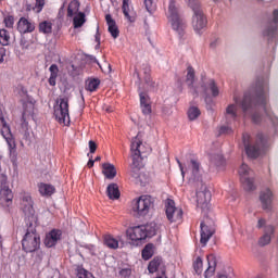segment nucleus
<instances>
[{"label":"nucleus","instance_id":"1","mask_svg":"<svg viewBox=\"0 0 278 278\" xmlns=\"http://www.w3.org/2000/svg\"><path fill=\"white\" fill-rule=\"evenodd\" d=\"M235 104H230L225 110V124L220 126V135L232 134V125L237 121V105L243 111V116L251 118L254 124L263 121L271 127L274 134H278V117L274 115L269 106V81L261 77L250 91L244 92L243 100L239 101L233 97Z\"/></svg>","mask_w":278,"mask_h":278},{"label":"nucleus","instance_id":"2","mask_svg":"<svg viewBox=\"0 0 278 278\" xmlns=\"http://www.w3.org/2000/svg\"><path fill=\"white\" fill-rule=\"evenodd\" d=\"M21 210H23L24 216H26V224L29 225L26 235L23 237V250L26 253H34L40 248V237L37 235L36 228L34 227L37 217L35 215L34 201L30 193L24 192L23 195H21Z\"/></svg>","mask_w":278,"mask_h":278},{"label":"nucleus","instance_id":"3","mask_svg":"<svg viewBox=\"0 0 278 278\" xmlns=\"http://www.w3.org/2000/svg\"><path fill=\"white\" fill-rule=\"evenodd\" d=\"M130 153L132 157V164H130V176L135 179H139L140 168H142V154L146 153V151H143L140 135L132 138V141L130 142Z\"/></svg>","mask_w":278,"mask_h":278},{"label":"nucleus","instance_id":"4","mask_svg":"<svg viewBox=\"0 0 278 278\" xmlns=\"http://www.w3.org/2000/svg\"><path fill=\"white\" fill-rule=\"evenodd\" d=\"M157 231V226L155 223L135 226L127 228L126 237L128 240L132 241L134 244L144 241L148 238L155 237Z\"/></svg>","mask_w":278,"mask_h":278},{"label":"nucleus","instance_id":"5","mask_svg":"<svg viewBox=\"0 0 278 278\" xmlns=\"http://www.w3.org/2000/svg\"><path fill=\"white\" fill-rule=\"evenodd\" d=\"M244 152L247 153L248 157L256 159L261 155L264 149L267 147L266 137L260 132L256 137V142H253L251 136L248 132L243 134L242 137Z\"/></svg>","mask_w":278,"mask_h":278},{"label":"nucleus","instance_id":"6","mask_svg":"<svg viewBox=\"0 0 278 278\" xmlns=\"http://www.w3.org/2000/svg\"><path fill=\"white\" fill-rule=\"evenodd\" d=\"M166 16L167 21H169L172 30L176 31L178 38H182L186 34V21L180 15L179 7H177L175 0H169Z\"/></svg>","mask_w":278,"mask_h":278},{"label":"nucleus","instance_id":"7","mask_svg":"<svg viewBox=\"0 0 278 278\" xmlns=\"http://www.w3.org/2000/svg\"><path fill=\"white\" fill-rule=\"evenodd\" d=\"M178 168H180L181 177L188 176L190 182H194L197 185H202L201 181V165L198 160L191 159V161L187 164V167L182 166L179 160H177Z\"/></svg>","mask_w":278,"mask_h":278},{"label":"nucleus","instance_id":"8","mask_svg":"<svg viewBox=\"0 0 278 278\" xmlns=\"http://www.w3.org/2000/svg\"><path fill=\"white\" fill-rule=\"evenodd\" d=\"M155 205V200L151 195H140L132 201V212L137 216H147Z\"/></svg>","mask_w":278,"mask_h":278},{"label":"nucleus","instance_id":"9","mask_svg":"<svg viewBox=\"0 0 278 278\" xmlns=\"http://www.w3.org/2000/svg\"><path fill=\"white\" fill-rule=\"evenodd\" d=\"M263 36L269 45L276 46L278 42V9H275L271 13L269 22L265 25Z\"/></svg>","mask_w":278,"mask_h":278},{"label":"nucleus","instance_id":"10","mask_svg":"<svg viewBox=\"0 0 278 278\" xmlns=\"http://www.w3.org/2000/svg\"><path fill=\"white\" fill-rule=\"evenodd\" d=\"M23 117L21 118L20 134L23 138H29V125L28 121L34 117V100L27 98V101L23 104Z\"/></svg>","mask_w":278,"mask_h":278},{"label":"nucleus","instance_id":"11","mask_svg":"<svg viewBox=\"0 0 278 278\" xmlns=\"http://www.w3.org/2000/svg\"><path fill=\"white\" fill-rule=\"evenodd\" d=\"M54 117L58 123L63 124L64 126L70 125V110H68V99H60V104L54 106Z\"/></svg>","mask_w":278,"mask_h":278},{"label":"nucleus","instance_id":"12","mask_svg":"<svg viewBox=\"0 0 278 278\" xmlns=\"http://www.w3.org/2000/svg\"><path fill=\"white\" fill-rule=\"evenodd\" d=\"M238 175L240 176L241 185H243L244 190L253 191L255 189L253 170H251L247 164H241L238 169Z\"/></svg>","mask_w":278,"mask_h":278},{"label":"nucleus","instance_id":"13","mask_svg":"<svg viewBox=\"0 0 278 278\" xmlns=\"http://www.w3.org/2000/svg\"><path fill=\"white\" fill-rule=\"evenodd\" d=\"M200 187V191H197V206L203 212L210 210L211 192L206 190V186L203 184H197Z\"/></svg>","mask_w":278,"mask_h":278},{"label":"nucleus","instance_id":"14","mask_svg":"<svg viewBox=\"0 0 278 278\" xmlns=\"http://www.w3.org/2000/svg\"><path fill=\"white\" fill-rule=\"evenodd\" d=\"M165 208H166V217H167V220H169V223H180V220H182V215H184L182 208L177 207L176 203L173 200L167 199Z\"/></svg>","mask_w":278,"mask_h":278},{"label":"nucleus","instance_id":"15","mask_svg":"<svg viewBox=\"0 0 278 278\" xmlns=\"http://www.w3.org/2000/svg\"><path fill=\"white\" fill-rule=\"evenodd\" d=\"M274 193L269 188L263 189L260 193V202L264 211L270 212L273 210Z\"/></svg>","mask_w":278,"mask_h":278},{"label":"nucleus","instance_id":"16","mask_svg":"<svg viewBox=\"0 0 278 278\" xmlns=\"http://www.w3.org/2000/svg\"><path fill=\"white\" fill-rule=\"evenodd\" d=\"M226 166V160L223 157V154L215 153L210 157V167L216 172H222Z\"/></svg>","mask_w":278,"mask_h":278},{"label":"nucleus","instance_id":"17","mask_svg":"<svg viewBox=\"0 0 278 278\" xmlns=\"http://www.w3.org/2000/svg\"><path fill=\"white\" fill-rule=\"evenodd\" d=\"M62 239V230H51L46 236V247L47 248H53L59 243V241Z\"/></svg>","mask_w":278,"mask_h":278},{"label":"nucleus","instance_id":"18","mask_svg":"<svg viewBox=\"0 0 278 278\" xmlns=\"http://www.w3.org/2000/svg\"><path fill=\"white\" fill-rule=\"evenodd\" d=\"M34 29H36V26L27 18L21 17L17 22V31H20V34H30Z\"/></svg>","mask_w":278,"mask_h":278},{"label":"nucleus","instance_id":"19","mask_svg":"<svg viewBox=\"0 0 278 278\" xmlns=\"http://www.w3.org/2000/svg\"><path fill=\"white\" fill-rule=\"evenodd\" d=\"M274 232H275V228L274 226H267L265 227L264 229V235L263 237L260 238V240L257 241V245H260L261 248H264L266 245H269L271 239H273V236H274Z\"/></svg>","mask_w":278,"mask_h":278},{"label":"nucleus","instance_id":"20","mask_svg":"<svg viewBox=\"0 0 278 278\" xmlns=\"http://www.w3.org/2000/svg\"><path fill=\"white\" fill-rule=\"evenodd\" d=\"M207 268L204 270V278H212L214 273L216 271V256L214 254H210L206 256Z\"/></svg>","mask_w":278,"mask_h":278},{"label":"nucleus","instance_id":"21","mask_svg":"<svg viewBox=\"0 0 278 278\" xmlns=\"http://www.w3.org/2000/svg\"><path fill=\"white\" fill-rule=\"evenodd\" d=\"M105 21L108 25V31H110L111 37H113L114 39L119 37V29L117 28L116 22L113 20L111 14L105 15Z\"/></svg>","mask_w":278,"mask_h":278},{"label":"nucleus","instance_id":"22","mask_svg":"<svg viewBox=\"0 0 278 278\" xmlns=\"http://www.w3.org/2000/svg\"><path fill=\"white\" fill-rule=\"evenodd\" d=\"M101 168L104 178H106L108 180H113L117 175L116 167H114V165L111 163H103V165H101Z\"/></svg>","mask_w":278,"mask_h":278},{"label":"nucleus","instance_id":"23","mask_svg":"<svg viewBox=\"0 0 278 278\" xmlns=\"http://www.w3.org/2000/svg\"><path fill=\"white\" fill-rule=\"evenodd\" d=\"M200 228H201L200 243L203 245H206V243L210 241L211 237H213L214 231L208 226H206L204 223H201Z\"/></svg>","mask_w":278,"mask_h":278},{"label":"nucleus","instance_id":"24","mask_svg":"<svg viewBox=\"0 0 278 278\" xmlns=\"http://www.w3.org/2000/svg\"><path fill=\"white\" fill-rule=\"evenodd\" d=\"M67 18H71L73 21V27L74 29H79L83 27L86 22V13H79V14H74V15H67Z\"/></svg>","mask_w":278,"mask_h":278},{"label":"nucleus","instance_id":"25","mask_svg":"<svg viewBox=\"0 0 278 278\" xmlns=\"http://www.w3.org/2000/svg\"><path fill=\"white\" fill-rule=\"evenodd\" d=\"M13 200L12 190L9 187H3L0 189V203L1 205H8Z\"/></svg>","mask_w":278,"mask_h":278},{"label":"nucleus","instance_id":"26","mask_svg":"<svg viewBox=\"0 0 278 278\" xmlns=\"http://www.w3.org/2000/svg\"><path fill=\"white\" fill-rule=\"evenodd\" d=\"M121 237H113L112 235L104 236V245L110 250H117L119 248Z\"/></svg>","mask_w":278,"mask_h":278},{"label":"nucleus","instance_id":"27","mask_svg":"<svg viewBox=\"0 0 278 278\" xmlns=\"http://www.w3.org/2000/svg\"><path fill=\"white\" fill-rule=\"evenodd\" d=\"M38 188L41 197H52L55 193V187L46 182H40Z\"/></svg>","mask_w":278,"mask_h":278},{"label":"nucleus","instance_id":"28","mask_svg":"<svg viewBox=\"0 0 278 278\" xmlns=\"http://www.w3.org/2000/svg\"><path fill=\"white\" fill-rule=\"evenodd\" d=\"M140 105H141V113H143V115H150L151 113L150 100L144 92H140Z\"/></svg>","mask_w":278,"mask_h":278},{"label":"nucleus","instance_id":"29","mask_svg":"<svg viewBox=\"0 0 278 278\" xmlns=\"http://www.w3.org/2000/svg\"><path fill=\"white\" fill-rule=\"evenodd\" d=\"M185 83L187 84L188 88H190L194 94H197V90H194L193 84H194V70L191 65H188L187 67V76L185 79Z\"/></svg>","mask_w":278,"mask_h":278},{"label":"nucleus","instance_id":"30","mask_svg":"<svg viewBox=\"0 0 278 278\" xmlns=\"http://www.w3.org/2000/svg\"><path fill=\"white\" fill-rule=\"evenodd\" d=\"M80 2L78 0H73L67 5V16H74L77 14H84L83 11H79Z\"/></svg>","mask_w":278,"mask_h":278},{"label":"nucleus","instance_id":"31","mask_svg":"<svg viewBox=\"0 0 278 278\" xmlns=\"http://www.w3.org/2000/svg\"><path fill=\"white\" fill-rule=\"evenodd\" d=\"M106 194H108V198L113 201H116L117 199H119L121 193L117 185L116 184L108 185Z\"/></svg>","mask_w":278,"mask_h":278},{"label":"nucleus","instance_id":"32","mask_svg":"<svg viewBox=\"0 0 278 278\" xmlns=\"http://www.w3.org/2000/svg\"><path fill=\"white\" fill-rule=\"evenodd\" d=\"M134 8L130 4V0H123V14L126 17V20L130 23H132V15Z\"/></svg>","mask_w":278,"mask_h":278},{"label":"nucleus","instance_id":"33","mask_svg":"<svg viewBox=\"0 0 278 278\" xmlns=\"http://www.w3.org/2000/svg\"><path fill=\"white\" fill-rule=\"evenodd\" d=\"M100 80L96 78H89L85 80V90L89 92H96L99 89Z\"/></svg>","mask_w":278,"mask_h":278},{"label":"nucleus","instance_id":"34","mask_svg":"<svg viewBox=\"0 0 278 278\" xmlns=\"http://www.w3.org/2000/svg\"><path fill=\"white\" fill-rule=\"evenodd\" d=\"M210 90L211 94H213L214 98L219 96V88L216 86V81L214 79H210L206 81V86H204V91Z\"/></svg>","mask_w":278,"mask_h":278},{"label":"nucleus","instance_id":"35","mask_svg":"<svg viewBox=\"0 0 278 278\" xmlns=\"http://www.w3.org/2000/svg\"><path fill=\"white\" fill-rule=\"evenodd\" d=\"M187 115H188V119H190V122H193L200 117L201 112L199 108L191 106L190 109H188Z\"/></svg>","mask_w":278,"mask_h":278},{"label":"nucleus","instance_id":"36","mask_svg":"<svg viewBox=\"0 0 278 278\" xmlns=\"http://www.w3.org/2000/svg\"><path fill=\"white\" fill-rule=\"evenodd\" d=\"M153 256V244L144 245L143 250L141 251V257L144 261H149Z\"/></svg>","mask_w":278,"mask_h":278},{"label":"nucleus","instance_id":"37","mask_svg":"<svg viewBox=\"0 0 278 278\" xmlns=\"http://www.w3.org/2000/svg\"><path fill=\"white\" fill-rule=\"evenodd\" d=\"M0 45L7 47L10 45V33L7 29H0Z\"/></svg>","mask_w":278,"mask_h":278},{"label":"nucleus","instance_id":"38","mask_svg":"<svg viewBox=\"0 0 278 278\" xmlns=\"http://www.w3.org/2000/svg\"><path fill=\"white\" fill-rule=\"evenodd\" d=\"M144 9L150 14H154L156 11V0H143Z\"/></svg>","mask_w":278,"mask_h":278},{"label":"nucleus","instance_id":"39","mask_svg":"<svg viewBox=\"0 0 278 278\" xmlns=\"http://www.w3.org/2000/svg\"><path fill=\"white\" fill-rule=\"evenodd\" d=\"M39 31L41 34H50L52 33V23L48 21H43L39 24Z\"/></svg>","mask_w":278,"mask_h":278},{"label":"nucleus","instance_id":"40","mask_svg":"<svg viewBox=\"0 0 278 278\" xmlns=\"http://www.w3.org/2000/svg\"><path fill=\"white\" fill-rule=\"evenodd\" d=\"M161 266V260L160 258H153L150 264H148V271L150 274L156 273L157 268Z\"/></svg>","mask_w":278,"mask_h":278},{"label":"nucleus","instance_id":"41","mask_svg":"<svg viewBox=\"0 0 278 278\" xmlns=\"http://www.w3.org/2000/svg\"><path fill=\"white\" fill-rule=\"evenodd\" d=\"M193 270L197 275H201V273H203V261L200 256H198L193 262Z\"/></svg>","mask_w":278,"mask_h":278},{"label":"nucleus","instance_id":"42","mask_svg":"<svg viewBox=\"0 0 278 278\" xmlns=\"http://www.w3.org/2000/svg\"><path fill=\"white\" fill-rule=\"evenodd\" d=\"M4 23V27H7L8 29H12L13 25H15V17H13V15H7V17H4L3 20Z\"/></svg>","mask_w":278,"mask_h":278},{"label":"nucleus","instance_id":"43","mask_svg":"<svg viewBox=\"0 0 278 278\" xmlns=\"http://www.w3.org/2000/svg\"><path fill=\"white\" fill-rule=\"evenodd\" d=\"M45 5H46V0H36V4H34V13L40 14Z\"/></svg>","mask_w":278,"mask_h":278},{"label":"nucleus","instance_id":"44","mask_svg":"<svg viewBox=\"0 0 278 278\" xmlns=\"http://www.w3.org/2000/svg\"><path fill=\"white\" fill-rule=\"evenodd\" d=\"M77 278H94L92 276V274H90L89 271H87L84 268H77Z\"/></svg>","mask_w":278,"mask_h":278},{"label":"nucleus","instance_id":"45","mask_svg":"<svg viewBox=\"0 0 278 278\" xmlns=\"http://www.w3.org/2000/svg\"><path fill=\"white\" fill-rule=\"evenodd\" d=\"M130 275H132V269H130L129 267H127V268H122V269L119 270V276H121V278H129Z\"/></svg>","mask_w":278,"mask_h":278},{"label":"nucleus","instance_id":"46","mask_svg":"<svg viewBox=\"0 0 278 278\" xmlns=\"http://www.w3.org/2000/svg\"><path fill=\"white\" fill-rule=\"evenodd\" d=\"M49 71L51 73V76L56 77L59 75V66L55 64L50 65Z\"/></svg>","mask_w":278,"mask_h":278},{"label":"nucleus","instance_id":"47","mask_svg":"<svg viewBox=\"0 0 278 278\" xmlns=\"http://www.w3.org/2000/svg\"><path fill=\"white\" fill-rule=\"evenodd\" d=\"M14 92L20 94L21 97H25L27 93L26 89L21 85L16 87V90H14Z\"/></svg>","mask_w":278,"mask_h":278},{"label":"nucleus","instance_id":"48","mask_svg":"<svg viewBox=\"0 0 278 278\" xmlns=\"http://www.w3.org/2000/svg\"><path fill=\"white\" fill-rule=\"evenodd\" d=\"M5 56H7V50L5 48H0V65L5 62Z\"/></svg>","mask_w":278,"mask_h":278},{"label":"nucleus","instance_id":"49","mask_svg":"<svg viewBox=\"0 0 278 278\" xmlns=\"http://www.w3.org/2000/svg\"><path fill=\"white\" fill-rule=\"evenodd\" d=\"M257 229H262L264 228V230L269 227V226H266V219L264 218H260V220H257Z\"/></svg>","mask_w":278,"mask_h":278},{"label":"nucleus","instance_id":"50","mask_svg":"<svg viewBox=\"0 0 278 278\" xmlns=\"http://www.w3.org/2000/svg\"><path fill=\"white\" fill-rule=\"evenodd\" d=\"M220 45V39L219 38H214L211 43H210V47L213 48V49H216L217 46Z\"/></svg>","mask_w":278,"mask_h":278},{"label":"nucleus","instance_id":"51","mask_svg":"<svg viewBox=\"0 0 278 278\" xmlns=\"http://www.w3.org/2000/svg\"><path fill=\"white\" fill-rule=\"evenodd\" d=\"M89 150H90L91 154L96 153V151H97V144L92 140L89 141Z\"/></svg>","mask_w":278,"mask_h":278},{"label":"nucleus","instance_id":"52","mask_svg":"<svg viewBox=\"0 0 278 278\" xmlns=\"http://www.w3.org/2000/svg\"><path fill=\"white\" fill-rule=\"evenodd\" d=\"M56 76L50 75V78L48 79V84H50V86H55L56 85Z\"/></svg>","mask_w":278,"mask_h":278},{"label":"nucleus","instance_id":"53","mask_svg":"<svg viewBox=\"0 0 278 278\" xmlns=\"http://www.w3.org/2000/svg\"><path fill=\"white\" fill-rule=\"evenodd\" d=\"M150 73V66L149 65H143V74L149 75Z\"/></svg>","mask_w":278,"mask_h":278},{"label":"nucleus","instance_id":"54","mask_svg":"<svg viewBox=\"0 0 278 278\" xmlns=\"http://www.w3.org/2000/svg\"><path fill=\"white\" fill-rule=\"evenodd\" d=\"M26 11L27 12H34V5L33 4H26Z\"/></svg>","mask_w":278,"mask_h":278},{"label":"nucleus","instance_id":"55","mask_svg":"<svg viewBox=\"0 0 278 278\" xmlns=\"http://www.w3.org/2000/svg\"><path fill=\"white\" fill-rule=\"evenodd\" d=\"M0 180H1V185H5V182H7V177L3 176V175H1V176H0Z\"/></svg>","mask_w":278,"mask_h":278},{"label":"nucleus","instance_id":"56","mask_svg":"<svg viewBox=\"0 0 278 278\" xmlns=\"http://www.w3.org/2000/svg\"><path fill=\"white\" fill-rule=\"evenodd\" d=\"M94 163L96 161L90 160L89 163H87V166H89V168H92Z\"/></svg>","mask_w":278,"mask_h":278},{"label":"nucleus","instance_id":"57","mask_svg":"<svg viewBox=\"0 0 278 278\" xmlns=\"http://www.w3.org/2000/svg\"><path fill=\"white\" fill-rule=\"evenodd\" d=\"M215 278H228L226 275H217Z\"/></svg>","mask_w":278,"mask_h":278},{"label":"nucleus","instance_id":"58","mask_svg":"<svg viewBox=\"0 0 278 278\" xmlns=\"http://www.w3.org/2000/svg\"><path fill=\"white\" fill-rule=\"evenodd\" d=\"M100 160H102V157L97 156V157H94V161H93V162H99Z\"/></svg>","mask_w":278,"mask_h":278},{"label":"nucleus","instance_id":"59","mask_svg":"<svg viewBox=\"0 0 278 278\" xmlns=\"http://www.w3.org/2000/svg\"><path fill=\"white\" fill-rule=\"evenodd\" d=\"M135 76H137V78H139L140 77L139 72H135Z\"/></svg>","mask_w":278,"mask_h":278},{"label":"nucleus","instance_id":"60","mask_svg":"<svg viewBox=\"0 0 278 278\" xmlns=\"http://www.w3.org/2000/svg\"><path fill=\"white\" fill-rule=\"evenodd\" d=\"M94 39L99 42V35L94 36Z\"/></svg>","mask_w":278,"mask_h":278},{"label":"nucleus","instance_id":"61","mask_svg":"<svg viewBox=\"0 0 278 278\" xmlns=\"http://www.w3.org/2000/svg\"><path fill=\"white\" fill-rule=\"evenodd\" d=\"M80 97H81V99H83V101H84V94H83V91H80Z\"/></svg>","mask_w":278,"mask_h":278},{"label":"nucleus","instance_id":"62","mask_svg":"<svg viewBox=\"0 0 278 278\" xmlns=\"http://www.w3.org/2000/svg\"><path fill=\"white\" fill-rule=\"evenodd\" d=\"M109 113H111L112 111L111 110H106Z\"/></svg>","mask_w":278,"mask_h":278},{"label":"nucleus","instance_id":"63","mask_svg":"<svg viewBox=\"0 0 278 278\" xmlns=\"http://www.w3.org/2000/svg\"><path fill=\"white\" fill-rule=\"evenodd\" d=\"M156 278H163V277H156Z\"/></svg>","mask_w":278,"mask_h":278}]
</instances>
